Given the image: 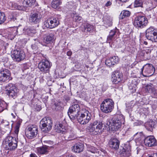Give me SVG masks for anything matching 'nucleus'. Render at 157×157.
<instances>
[{
	"label": "nucleus",
	"mask_w": 157,
	"mask_h": 157,
	"mask_svg": "<svg viewBox=\"0 0 157 157\" xmlns=\"http://www.w3.org/2000/svg\"><path fill=\"white\" fill-rule=\"evenodd\" d=\"M125 122L124 118L122 114H117L112 119L106 121V127L111 131H116L121 128Z\"/></svg>",
	"instance_id": "obj_1"
},
{
	"label": "nucleus",
	"mask_w": 157,
	"mask_h": 157,
	"mask_svg": "<svg viewBox=\"0 0 157 157\" xmlns=\"http://www.w3.org/2000/svg\"><path fill=\"white\" fill-rule=\"evenodd\" d=\"M114 102L110 98L105 99L101 104V109L105 113H108L111 112L114 108Z\"/></svg>",
	"instance_id": "obj_2"
},
{
	"label": "nucleus",
	"mask_w": 157,
	"mask_h": 157,
	"mask_svg": "<svg viewBox=\"0 0 157 157\" xmlns=\"http://www.w3.org/2000/svg\"><path fill=\"white\" fill-rule=\"evenodd\" d=\"M17 143L15 138L9 136L5 139L3 142V145L6 150L13 151L17 148Z\"/></svg>",
	"instance_id": "obj_3"
},
{
	"label": "nucleus",
	"mask_w": 157,
	"mask_h": 157,
	"mask_svg": "<svg viewBox=\"0 0 157 157\" xmlns=\"http://www.w3.org/2000/svg\"><path fill=\"white\" fill-rule=\"evenodd\" d=\"M101 122L95 121L90 124L89 127V132L91 135H95L100 133L103 127Z\"/></svg>",
	"instance_id": "obj_4"
},
{
	"label": "nucleus",
	"mask_w": 157,
	"mask_h": 157,
	"mask_svg": "<svg viewBox=\"0 0 157 157\" xmlns=\"http://www.w3.org/2000/svg\"><path fill=\"white\" fill-rule=\"evenodd\" d=\"M80 107L79 105L73 104L71 106L68 110V114L71 121H73L77 118L80 115Z\"/></svg>",
	"instance_id": "obj_5"
},
{
	"label": "nucleus",
	"mask_w": 157,
	"mask_h": 157,
	"mask_svg": "<svg viewBox=\"0 0 157 157\" xmlns=\"http://www.w3.org/2000/svg\"><path fill=\"white\" fill-rule=\"evenodd\" d=\"M42 127L41 128L42 131L45 133H47L52 129V121L51 119L48 117H44L40 122Z\"/></svg>",
	"instance_id": "obj_6"
},
{
	"label": "nucleus",
	"mask_w": 157,
	"mask_h": 157,
	"mask_svg": "<svg viewBox=\"0 0 157 157\" xmlns=\"http://www.w3.org/2000/svg\"><path fill=\"white\" fill-rule=\"evenodd\" d=\"M6 93L10 98L14 99L18 96L19 90L15 85L12 83H9L5 86Z\"/></svg>",
	"instance_id": "obj_7"
},
{
	"label": "nucleus",
	"mask_w": 157,
	"mask_h": 157,
	"mask_svg": "<svg viewBox=\"0 0 157 157\" xmlns=\"http://www.w3.org/2000/svg\"><path fill=\"white\" fill-rule=\"evenodd\" d=\"M148 23L147 18L144 15H140L135 18L133 24L136 27L142 29L145 27Z\"/></svg>",
	"instance_id": "obj_8"
},
{
	"label": "nucleus",
	"mask_w": 157,
	"mask_h": 157,
	"mask_svg": "<svg viewBox=\"0 0 157 157\" xmlns=\"http://www.w3.org/2000/svg\"><path fill=\"white\" fill-rule=\"evenodd\" d=\"M80 115L78 116L77 119L78 121L81 124H85L89 121L91 120V113L89 111L86 109H83L81 112Z\"/></svg>",
	"instance_id": "obj_9"
},
{
	"label": "nucleus",
	"mask_w": 157,
	"mask_h": 157,
	"mask_svg": "<svg viewBox=\"0 0 157 157\" xmlns=\"http://www.w3.org/2000/svg\"><path fill=\"white\" fill-rule=\"evenodd\" d=\"M11 57L15 62H19L23 60L25 56L24 51L20 48L14 50L11 52Z\"/></svg>",
	"instance_id": "obj_10"
},
{
	"label": "nucleus",
	"mask_w": 157,
	"mask_h": 157,
	"mask_svg": "<svg viewBox=\"0 0 157 157\" xmlns=\"http://www.w3.org/2000/svg\"><path fill=\"white\" fill-rule=\"evenodd\" d=\"M147 38L152 42H157V30L153 27H150L146 31Z\"/></svg>",
	"instance_id": "obj_11"
},
{
	"label": "nucleus",
	"mask_w": 157,
	"mask_h": 157,
	"mask_svg": "<svg viewBox=\"0 0 157 157\" xmlns=\"http://www.w3.org/2000/svg\"><path fill=\"white\" fill-rule=\"evenodd\" d=\"M155 69L151 64H147L142 68V73L144 77L151 76L154 73Z\"/></svg>",
	"instance_id": "obj_12"
},
{
	"label": "nucleus",
	"mask_w": 157,
	"mask_h": 157,
	"mask_svg": "<svg viewBox=\"0 0 157 157\" xmlns=\"http://www.w3.org/2000/svg\"><path fill=\"white\" fill-rule=\"evenodd\" d=\"M51 65L49 61L44 59L39 63L38 68L42 72L46 73L48 72Z\"/></svg>",
	"instance_id": "obj_13"
},
{
	"label": "nucleus",
	"mask_w": 157,
	"mask_h": 157,
	"mask_svg": "<svg viewBox=\"0 0 157 157\" xmlns=\"http://www.w3.org/2000/svg\"><path fill=\"white\" fill-rule=\"evenodd\" d=\"M10 71L7 69H3L0 70V82H5L12 79L10 76Z\"/></svg>",
	"instance_id": "obj_14"
},
{
	"label": "nucleus",
	"mask_w": 157,
	"mask_h": 157,
	"mask_svg": "<svg viewBox=\"0 0 157 157\" xmlns=\"http://www.w3.org/2000/svg\"><path fill=\"white\" fill-rule=\"evenodd\" d=\"M59 23L58 18H52L45 21L44 22V26L47 28L52 29L57 27Z\"/></svg>",
	"instance_id": "obj_15"
},
{
	"label": "nucleus",
	"mask_w": 157,
	"mask_h": 157,
	"mask_svg": "<svg viewBox=\"0 0 157 157\" xmlns=\"http://www.w3.org/2000/svg\"><path fill=\"white\" fill-rule=\"evenodd\" d=\"M144 145L148 147H155L157 145V140L153 136H150L146 137L144 140Z\"/></svg>",
	"instance_id": "obj_16"
},
{
	"label": "nucleus",
	"mask_w": 157,
	"mask_h": 157,
	"mask_svg": "<svg viewBox=\"0 0 157 157\" xmlns=\"http://www.w3.org/2000/svg\"><path fill=\"white\" fill-rule=\"evenodd\" d=\"M121 157H129L131 155V147L129 144H124L120 151Z\"/></svg>",
	"instance_id": "obj_17"
},
{
	"label": "nucleus",
	"mask_w": 157,
	"mask_h": 157,
	"mask_svg": "<svg viewBox=\"0 0 157 157\" xmlns=\"http://www.w3.org/2000/svg\"><path fill=\"white\" fill-rule=\"evenodd\" d=\"M122 78V74L119 71L113 72L112 75L111 80L113 83L117 84L120 82Z\"/></svg>",
	"instance_id": "obj_18"
},
{
	"label": "nucleus",
	"mask_w": 157,
	"mask_h": 157,
	"mask_svg": "<svg viewBox=\"0 0 157 157\" xmlns=\"http://www.w3.org/2000/svg\"><path fill=\"white\" fill-rule=\"evenodd\" d=\"M41 18L40 14L39 12H36L30 15L29 20L32 23L37 24L40 22Z\"/></svg>",
	"instance_id": "obj_19"
},
{
	"label": "nucleus",
	"mask_w": 157,
	"mask_h": 157,
	"mask_svg": "<svg viewBox=\"0 0 157 157\" xmlns=\"http://www.w3.org/2000/svg\"><path fill=\"white\" fill-rule=\"evenodd\" d=\"M145 89L146 92L152 94L154 97L157 98V91L155 90L152 84L150 83L146 85L145 86Z\"/></svg>",
	"instance_id": "obj_20"
},
{
	"label": "nucleus",
	"mask_w": 157,
	"mask_h": 157,
	"mask_svg": "<svg viewBox=\"0 0 157 157\" xmlns=\"http://www.w3.org/2000/svg\"><path fill=\"white\" fill-rule=\"evenodd\" d=\"M109 147L112 149L117 150L118 149L120 142L119 140L116 138H111L109 142Z\"/></svg>",
	"instance_id": "obj_21"
},
{
	"label": "nucleus",
	"mask_w": 157,
	"mask_h": 157,
	"mask_svg": "<svg viewBox=\"0 0 157 157\" xmlns=\"http://www.w3.org/2000/svg\"><path fill=\"white\" fill-rule=\"evenodd\" d=\"M117 30L118 29H115L112 30L110 31L107 37V42L110 43L115 38L116 33Z\"/></svg>",
	"instance_id": "obj_22"
},
{
	"label": "nucleus",
	"mask_w": 157,
	"mask_h": 157,
	"mask_svg": "<svg viewBox=\"0 0 157 157\" xmlns=\"http://www.w3.org/2000/svg\"><path fill=\"white\" fill-rule=\"evenodd\" d=\"M54 39V36L53 34L50 33L45 35L43 41L46 44H48L52 42Z\"/></svg>",
	"instance_id": "obj_23"
},
{
	"label": "nucleus",
	"mask_w": 157,
	"mask_h": 157,
	"mask_svg": "<svg viewBox=\"0 0 157 157\" xmlns=\"http://www.w3.org/2000/svg\"><path fill=\"white\" fill-rule=\"evenodd\" d=\"M74 151L79 153L82 151L83 149V144L81 143H78L75 144L73 147Z\"/></svg>",
	"instance_id": "obj_24"
},
{
	"label": "nucleus",
	"mask_w": 157,
	"mask_h": 157,
	"mask_svg": "<svg viewBox=\"0 0 157 157\" xmlns=\"http://www.w3.org/2000/svg\"><path fill=\"white\" fill-rule=\"evenodd\" d=\"M155 122L152 121L147 122L145 124V127L148 131L151 132L155 128Z\"/></svg>",
	"instance_id": "obj_25"
},
{
	"label": "nucleus",
	"mask_w": 157,
	"mask_h": 157,
	"mask_svg": "<svg viewBox=\"0 0 157 157\" xmlns=\"http://www.w3.org/2000/svg\"><path fill=\"white\" fill-rule=\"evenodd\" d=\"M28 128L26 130L34 132L35 134H37L38 133V128L37 126L35 124L31 125L28 127Z\"/></svg>",
	"instance_id": "obj_26"
},
{
	"label": "nucleus",
	"mask_w": 157,
	"mask_h": 157,
	"mask_svg": "<svg viewBox=\"0 0 157 157\" xmlns=\"http://www.w3.org/2000/svg\"><path fill=\"white\" fill-rule=\"evenodd\" d=\"M131 14V12L127 10H123L121 12L119 16L120 19H123L124 18L129 17Z\"/></svg>",
	"instance_id": "obj_27"
},
{
	"label": "nucleus",
	"mask_w": 157,
	"mask_h": 157,
	"mask_svg": "<svg viewBox=\"0 0 157 157\" xmlns=\"http://www.w3.org/2000/svg\"><path fill=\"white\" fill-rule=\"evenodd\" d=\"M36 2V0H24L23 4L24 7H29L33 5Z\"/></svg>",
	"instance_id": "obj_28"
},
{
	"label": "nucleus",
	"mask_w": 157,
	"mask_h": 157,
	"mask_svg": "<svg viewBox=\"0 0 157 157\" xmlns=\"http://www.w3.org/2000/svg\"><path fill=\"white\" fill-rule=\"evenodd\" d=\"M37 151L40 154H46L48 152L47 148L45 147H38L37 148Z\"/></svg>",
	"instance_id": "obj_29"
},
{
	"label": "nucleus",
	"mask_w": 157,
	"mask_h": 157,
	"mask_svg": "<svg viewBox=\"0 0 157 157\" xmlns=\"http://www.w3.org/2000/svg\"><path fill=\"white\" fill-rule=\"evenodd\" d=\"M23 31H25V33L31 36V34H34L36 33V30L32 27H29L27 29H24Z\"/></svg>",
	"instance_id": "obj_30"
},
{
	"label": "nucleus",
	"mask_w": 157,
	"mask_h": 157,
	"mask_svg": "<svg viewBox=\"0 0 157 157\" xmlns=\"http://www.w3.org/2000/svg\"><path fill=\"white\" fill-rule=\"evenodd\" d=\"M84 28L85 31L91 33L94 29V27L90 24L86 23L84 25Z\"/></svg>",
	"instance_id": "obj_31"
},
{
	"label": "nucleus",
	"mask_w": 157,
	"mask_h": 157,
	"mask_svg": "<svg viewBox=\"0 0 157 157\" xmlns=\"http://www.w3.org/2000/svg\"><path fill=\"white\" fill-rule=\"evenodd\" d=\"M7 106V104L5 102L0 99V113L6 109Z\"/></svg>",
	"instance_id": "obj_32"
},
{
	"label": "nucleus",
	"mask_w": 157,
	"mask_h": 157,
	"mask_svg": "<svg viewBox=\"0 0 157 157\" xmlns=\"http://www.w3.org/2000/svg\"><path fill=\"white\" fill-rule=\"evenodd\" d=\"M61 3V2L60 0H53L51 3V6L52 8L56 9Z\"/></svg>",
	"instance_id": "obj_33"
},
{
	"label": "nucleus",
	"mask_w": 157,
	"mask_h": 157,
	"mask_svg": "<svg viewBox=\"0 0 157 157\" xmlns=\"http://www.w3.org/2000/svg\"><path fill=\"white\" fill-rule=\"evenodd\" d=\"M88 151L92 153H95L98 152V150L94 146L90 145H88L87 146Z\"/></svg>",
	"instance_id": "obj_34"
},
{
	"label": "nucleus",
	"mask_w": 157,
	"mask_h": 157,
	"mask_svg": "<svg viewBox=\"0 0 157 157\" xmlns=\"http://www.w3.org/2000/svg\"><path fill=\"white\" fill-rule=\"evenodd\" d=\"M25 133L26 136L29 139H31L34 138L37 134L34 132H30L28 130L25 131Z\"/></svg>",
	"instance_id": "obj_35"
},
{
	"label": "nucleus",
	"mask_w": 157,
	"mask_h": 157,
	"mask_svg": "<svg viewBox=\"0 0 157 157\" xmlns=\"http://www.w3.org/2000/svg\"><path fill=\"white\" fill-rule=\"evenodd\" d=\"M6 20V17L4 13L0 11V24L5 22Z\"/></svg>",
	"instance_id": "obj_36"
},
{
	"label": "nucleus",
	"mask_w": 157,
	"mask_h": 157,
	"mask_svg": "<svg viewBox=\"0 0 157 157\" xmlns=\"http://www.w3.org/2000/svg\"><path fill=\"white\" fill-rule=\"evenodd\" d=\"M143 5L142 1L141 0H136L134 3L135 7H142Z\"/></svg>",
	"instance_id": "obj_37"
},
{
	"label": "nucleus",
	"mask_w": 157,
	"mask_h": 157,
	"mask_svg": "<svg viewBox=\"0 0 157 157\" xmlns=\"http://www.w3.org/2000/svg\"><path fill=\"white\" fill-rule=\"evenodd\" d=\"M114 65L117 63L119 60V58L117 56H113L110 58Z\"/></svg>",
	"instance_id": "obj_38"
},
{
	"label": "nucleus",
	"mask_w": 157,
	"mask_h": 157,
	"mask_svg": "<svg viewBox=\"0 0 157 157\" xmlns=\"http://www.w3.org/2000/svg\"><path fill=\"white\" fill-rule=\"evenodd\" d=\"M110 58L107 59L105 61V64L109 67H112L114 65Z\"/></svg>",
	"instance_id": "obj_39"
},
{
	"label": "nucleus",
	"mask_w": 157,
	"mask_h": 157,
	"mask_svg": "<svg viewBox=\"0 0 157 157\" xmlns=\"http://www.w3.org/2000/svg\"><path fill=\"white\" fill-rule=\"evenodd\" d=\"M66 135L69 140L74 139L75 138L74 134L72 132L70 133H67Z\"/></svg>",
	"instance_id": "obj_40"
},
{
	"label": "nucleus",
	"mask_w": 157,
	"mask_h": 157,
	"mask_svg": "<svg viewBox=\"0 0 157 157\" xmlns=\"http://www.w3.org/2000/svg\"><path fill=\"white\" fill-rule=\"evenodd\" d=\"M137 84L138 83L135 79L132 80L131 83L130 84V85L129 86L130 88L132 89L134 88L135 89Z\"/></svg>",
	"instance_id": "obj_41"
},
{
	"label": "nucleus",
	"mask_w": 157,
	"mask_h": 157,
	"mask_svg": "<svg viewBox=\"0 0 157 157\" xmlns=\"http://www.w3.org/2000/svg\"><path fill=\"white\" fill-rule=\"evenodd\" d=\"M36 44L35 43L34 44L32 45V48L33 50V52H34V53H37V52L38 47Z\"/></svg>",
	"instance_id": "obj_42"
},
{
	"label": "nucleus",
	"mask_w": 157,
	"mask_h": 157,
	"mask_svg": "<svg viewBox=\"0 0 157 157\" xmlns=\"http://www.w3.org/2000/svg\"><path fill=\"white\" fill-rule=\"evenodd\" d=\"M22 122V120H18L16 123V126L17 127H20L21 123Z\"/></svg>",
	"instance_id": "obj_43"
},
{
	"label": "nucleus",
	"mask_w": 157,
	"mask_h": 157,
	"mask_svg": "<svg viewBox=\"0 0 157 157\" xmlns=\"http://www.w3.org/2000/svg\"><path fill=\"white\" fill-rule=\"evenodd\" d=\"M112 4V2L110 1H108L105 4V6L108 7L110 6Z\"/></svg>",
	"instance_id": "obj_44"
},
{
	"label": "nucleus",
	"mask_w": 157,
	"mask_h": 157,
	"mask_svg": "<svg viewBox=\"0 0 157 157\" xmlns=\"http://www.w3.org/2000/svg\"><path fill=\"white\" fill-rule=\"evenodd\" d=\"M75 21H81L82 20V18L80 16H76L75 17Z\"/></svg>",
	"instance_id": "obj_45"
},
{
	"label": "nucleus",
	"mask_w": 157,
	"mask_h": 157,
	"mask_svg": "<svg viewBox=\"0 0 157 157\" xmlns=\"http://www.w3.org/2000/svg\"><path fill=\"white\" fill-rule=\"evenodd\" d=\"M106 23H105V24L107 25H108L109 26H111L112 25L111 21H109L108 22L106 21Z\"/></svg>",
	"instance_id": "obj_46"
},
{
	"label": "nucleus",
	"mask_w": 157,
	"mask_h": 157,
	"mask_svg": "<svg viewBox=\"0 0 157 157\" xmlns=\"http://www.w3.org/2000/svg\"><path fill=\"white\" fill-rule=\"evenodd\" d=\"M19 127H17L15 126V132L16 134H17L18 133L19 131Z\"/></svg>",
	"instance_id": "obj_47"
},
{
	"label": "nucleus",
	"mask_w": 157,
	"mask_h": 157,
	"mask_svg": "<svg viewBox=\"0 0 157 157\" xmlns=\"http://www.w3.org/2000/svg\"><path fill=\"white\" fill-rule=\"evenodd\" d=\"M10 19L11 21H15L16 20V18L15 17H14L13 16H12V17H11Z\"/></svg>",
	"instance_id": "obj_48"
},
{
	"label": "nucleus",
	"mask_w": 157,
	"mask_h": 157,
	"mask_svg": "<svg viewBox=\"0 0 157 157\" xmlns=\"http://www.w3.org/2000/svg\"><path fill=\"white\" fill-rule=\"evenodd\" d=\"M72 54V52L71 51H69L67 52V55L68 56H71V55Z\"/></svg>",
	"instance_id": "obj_49"
},
{
	"label": "nucleus",
	"mask_w": 157,
	"mask_h": 157,
	"mask_svg": "<svg viewBox=\"0 0 157 157\" xmlns=\"http://www.w3.org/2000/svg\"><path fill=\"white\" fill-rule=\"evenodd\" d=\"M30 157H37V156L35 153H31L30 155Z\"/></svg>",
	"instance_id": "obj_50"
},
{
	"label": "nucleus",
	"mask_w": 157,
	"mask_h": 157,
	"mask_svg": "<svg viewBox=\"0 0 157 157\" xmlns=\"http://www.w3.org/2000/svg\"><path fill=\"white\" fill-rule=\"evenodd\" d=\"M148 157H157V152L154 153L152 155H150Z\"/></svg>",
	"instance_id": "obj_51"
},
{
	"label": "nucleus",
	"mask_w": 157,
	"mask_h": 157,
	"mask_svg": "<svg viewBox=\"0 0 157 157\" xmlns=\"http://www.w3.org/2000/svg\"><path fill=\"white\" fill-rule=\"evenodd\" d=\"M4 123H5V124H4L5 126H6V125L8 126L9 124V123L6 121H5L4 122Z\"/></svg>",
	"instance_id": "obj_52"
},
{
	"label": "nucleus",
	"mask_w": 157,
	"mask_h": 157,
	"mask_svg": "<svg viewBox=\"0 0 157 157\" xmlns=\"http://www.w3.org/2000/svg\"><path fill=\"white\" fill-rule=\"evenodd\" d=\"M21 140H22V141H23L22 143H24V142H25V139L23 136H22L21 138Z\"/></svg>",
	"instance_id": "obj_53"
},
{
	"label": "nucleus",
	"mask_w": 157,
	"mask_h": 157,
	"mask_svg": "<svg viewBox=\"0 0 157 157\" xmlns=\"http://www.w3.org/2000/svg\"><path fill=\"white\" fill-rule=\"evenodd\" d=\"M121 2H126L128 1L129 0H119Z\"/></svg>",
	"instance_id": "obj_54"
},
{
	"label": "nucleus",
	"mask_w": 157,
	"mask_h": 157,
	"mask_svg": "<svg viewBox=\"0 0 157 157\" xmlns=\"http://www.w3.org/2000/svg\"><path fill=\"white\" fill-rule=\"evenodd\" d=\"M11 115L13 117V118H15L16 117L15 115H16V113H15V114H14L13 113H12L11 114Z\"/></svg>",
	"instance_id": "obj_55"
},
{
	"label": "nucleus",
	"mask_w": 157,
	"mask_h": 157,
	"mask_svg": "<svg viewBox=\"0 0 157 157\" xmlns=\"http://www.w3.org/2000/svg\"><path fill=\"white\" fill-rule=\"evenodd\" d=\"M21 6H18L17 7V8H16V9H18L19 10H21Z\"/></svg>",
	"instance_id": "obj_56"
},
{
	"label": "nucleus",
	"mask_w": 157,
	"mask_h": 157,
	"mask_svg": "<svg viewBox=\"0 0 157 157\" xmlns=\"http://www.w3.org/2000/svg\"><path fill=\"white\" fill-rule=\"evenodd\" d=\"M139 134H142V133H141L140 132V133H138V132H137V133H136L135 135H134V136H135L136 135H139Z\"/></svg>",
	"instance_id": "obj_57"
},
{
	"label": "nucleus",
	"mask_w": 157,
	"mask_h": 157,
	"mask_svg": "<svg viewBox=\"0 0 157 157\" xmlns=\"http://www.w3.org/2000/svg\"><path fill=\"white\" fill-rule=\"evenodd\" d=\"M63 126V125L62 124H59V127H60V128H62L63 129V128H62V127Z\"/></svg>",
	"instance_id": "obj_58"
},
{
	"label": "nucleus",
	"mask_w": 157,
	"mask_h": 157,
	"mask_svg": "<svg viewBox=\"0 0 157 157\" xmlns=\"http://www.w3.org/2000/svg\"><path fill=\"white\" fill-rule=\"evenodd\" d=\"M66 157H74L73 156H72V155H68Z\"/></svg>",
	"instance_id": "obj_59"
},
{
	"label": "nucleus",
	"mask_w": 157,
	"mask_h": 157,
	"mask_svg": "<svg viewBox=\"0 0 157 157\" xmlns=\"http://www.w3.org/2000/svg\"><path fill=\"white\" fill-rule=\"evenodd\" d=\"M49 142L51 144H53V142L51 141H49Z\"/></svg>",
	"instance_id": "obj_60"
},
{
	"label": "nucleus",
	"mask_w": 157,
	"mask_h": 157,
	"mask_svg": "<svg viewBox=\"0 0 157 157\" xmlns=\"http://www.w3.org/2000/svg\"><path fill=\"white\" fill-rule=\"evenodd\" d=\"M34 40H35V41H37V42H38V40H37V39H34Z\"/></svg>",
	"instance_id": "obj_61"
},
{
	"label": "nucleus",
	"mask_w": 157,
	"mask_h": 157,
	"mask_svg": "<svg viewBox=\"0 0 157 157\" xmlns=\"http://www.w3.org/2000/svg\"><path fill=\"white\" fill-rule=\"evenodd\" d=\"M144 44H145L146 45L147 44V43L145 41L144 42Z\"/></svg>",
	"instance_id": "obj_62"
},
{
	"label": "nucleus",
	"mask_w": 157,
	"mask_h": 157,
	"mask_svg": "<svg viewBox=\"0 0 157 157\" xmlns=\"http://www.w3.org/2000/svg\"><path fill=\"white\" fill-rule=\"evenodd\" d=\"M18 29H17L16 30V31H17V32H18Z\"/></svg>",
	"instance_id": "obj_63"
}]
</instances>
